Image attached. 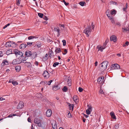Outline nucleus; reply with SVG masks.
Wrapping results in <instances>:
<instances>
[{"label":"nucleus","mask_w":129,"mask_h":129,"mask_svg":"<svg viewBox=\"0 0 129 129\" xmlns=\"http://www.w3.org/2000/svg\"><path fill=\"white\" fill-rule=\"evenodd\" d=\"M34 38H36V37L33 36H31L28 37V39L29 40H30Z\"/></svg>","instance_id":"38"},{"label":"nucleus","mask_w":129,"mask_h":129,"mask_svg":"<svg viewBox=\"0 0 129 129\" xmlns=\"http://www.w3.org/2000/svg\"><path fill=\"white\" fill-rule=\"evenodd\" d=\"M5 46L6 47H9L10 46L12 47V45H11V42H8L6 43Z\"/></svg>","instance_id":"23"},{"label":"nucleus","mask_w":129,"mask_h":129,"mask_svg":"<svg viewBox=\"0 0 129 129\" xmlns=\"http://www.w3.org/2000/svg\"><path fill=\"white\" fill-rule=\"evenodd\" d=\"M71 79H68L67 81L68 84L69 86H71Z\"/></svg>","instance_id":"33"},{"label":"nucleus","mask_w":129,"mask_h":129,"mask_svg":"<svg viewBox=\"0 0 129 129\" xmlns=\"http://www.w3.org/2000/svg\"><path fill=\"white\" fill-rule=\"evenodd\" d=\"M42 43L39 41H38L37 42V44L35 45L37 46L38 48H40L42 46Z\"/></svg>","instance_id":"24"},{"label":"nucleus","mask_w":129,"mask_h":129,"mask_svg":"<svg viewBox=\"0 0 129 129\" xmlns=\"http://www.w3.org/2000/svg\"><path fill=\"white\" fill-rule=\"evenodd\" d=\"M90 28V26H88L86 27L84 30V33L87 35L88 37L89 36L91 31V29Z\"/></svg>","instance_id":"2"},{"label":"nucleus","mask_w":129,"mask_h":129,"mask_svg":"<svg viewBox=\"0 0 129 129\" xmlns=\"http://www.w3.org/2000/svg\"><path fill=\"white\" fill-rule=\"evenodd\" d=\"M107 44L105 43H104L103 45V47H105Z\"/></svg>","instance_id":"63"},{"label":"nucleus","mask_w":129,"mask_h":129,"mask_svg":"<svg viewBox=\"0 0 129 129\" xmlns=\"http://www.w3.org/2000/svg\"><path fill=\"white\" fill-rule=\"evenodd\" d=\"M110 115L111 117L114 119H116V117L113 112H112L110 113Z\"/></svg>","instance_id":"19"},{"label":"nucleus","mask_w":129,"mask_h":129,"mask_svg":"<svg viewBox=\"0 0 129 129\" xmlns=\"http://www.w3.org/2000/svg\"><path fill=\"white\" fill-rule=\"evenodd\" d=\"M43 18L44 19L46 20H47L48 19V18H47V17L45 15L43 16Z\"/></svg>","instance_id":"50"},{"label":"nucleus","mask_w":129,"mask_h":129,"mask_svg":"<svg viewBox=\"0 0 129 129\" xmlns=\"http://www.w3.org/2000/svg\"><path fill=\"white\" fill-rule=\"evenodd\" d=\"M38 16L40 18H43V14L40 13H38Z\"/></svg>","instance_id":"37"},{"label":"nucleus","mask_w":129,"mask_h":129,"mask_svg":"<svg viewBox=\"0 0 129 129\" xmlns=\"http://www.w3.org/2000/svg\"><path fill=\"white\" fill-rule=\"evenodd\" d=\"M87 107H88V109L89 110H90L91 111H92V107L91 106H89V105H87Z\"/></svg>","instance_id":"48"},{"label":"nucleus","mask_w":129,"mask_h":129,"mask_svg":"<svg viewBox=\"0 0 129 129\" xmlns=\"http://www.w3.org/2000/svg\"><path fill=\"white\" fill-rule=\"evenodd\" d=\"M99 93L101 94H104V92L103 90L101 89V88L99 91Z\"/></svg>","instance_id":"40"},{"label":"nucleus","mask_w":129,"mask_h":129,"mask_svg":"<svg viewBox=\"0 0 129 129\" xmlns=\"http://www.w3.org/2000/svg\"><path fill=\"white\" fill-rule=\"evenodd\" d=\"M12 83L14 85L18 84V83L16 81H13L12 82Z\"/></svg>","instance_id":"39"},{"label":"nucleus","mask_w":129,"mask_h":129,"mask_svg":"<svg viewBox=\"0 0 129 129\" xmlns=\"http://www.w3.org/2000/svg\"><path fill=\"white\" fill-rule=\"evenodd\" d=\"M33 42H27V45L28 46H30L32 44Z\"/></svg>","instance_id":"49"},{"label":"nucleus","mask_w":129,"mask_h":129,"mask_svg":"<svg viewBox=\"0 0 129 129\" xmlns=\"http://www.w3.org/2000/svg\"><path fill=\"white\" fill-rule=\"evenodd\" d=\"M34 64L36 66H38L39 64V62L37 61H35V62L34 63Z\"/></svg>","instance_id":"53"},{"label":"nucleus","mask_w":129,"mask_h":129,"mask_svg":"<svg viewBox=\"0 0 129 129\" xmlns=\"http://www.w3.org/2000/svg\"><path fill=\"white\" fill-rule=\"evenodd\" d=\"M26 66H27L28 67L29 66H30L31 64V63L30 62H25V63Z\"/></svg>","instance_id":"41"},{"label":"nucleus","mask_w":129,"mask_h":129,"mask_svg":"<svg viewBox=\"0 0 129 129\" xmlns=\"http://www.w3.org/2000/svg\"><path fill=\"white\" fill-rule=\"evenodd\" d=\"M61 51V50L60 48H56L55 51V52L56 53V54H57V53H59Z\"/></svg>","instance_id":"30"},{"label":"nucleus","mask_w":129,"mask_h":129,"mask_svg":"<svg viewBox=\"0 0 129 129\" xmlns=\"http://www.w3.org/2000/svg\"><path fill=\"white\" fill-rule=\"evenodd\" d=\"M51 111L50 109L48 110L46 113V114L47 117H49L50 116L51 114Z\"/></svg>","instance_id":"16"},{"label":"nucleus","mask_w":129,"mask_h":129,"mask_svg":"<svg viewBox=\"0 0 129 129\" xmlns=\"http://www.w3.org/2000/svg\"><path fill=\"white\" fill-rule=\"evenodd\" d=\"M12 54V50L11 49L7 50L6 52V54L8 55Z\"/></svg>","instance_id":"25"},{"label":"nucleus","mask_w":129,"mask_h":129,"mask_svg":"<svg viewBox=\"0 0 129 129\" xmlns=\"http://www.w3.org/2000/svg\"><path fill=\"white\" fill-rule=\"evenodd\" d=\"M109 12H107L106 13V15L107 16L108 18L110 20H111V22L112 23H115V21L114 20V19L113 18V16H110L111 15L109 14Z\"/></svg>","instance_id":"7"},{"label":"nucleus","mask_w":129,"mask_h":129,"mask_svg":"<svg viewBox=\"0 0 129 129\" xmlns=\"http://www.w3.org/2000/svg\"><path fill=\"white\" fill-rule=\"evenodd\" d=\"M94 64L95 65V66H96L98 64V62L97 61H96L95 63Z\"/></svg>","instance_id":"62"},{"label":"nucleus","mask_w":129,"mask_h":129,"mask_svg":"<svg viewBox=\"0 0 129 129\" xmlns=\"http://www.w3.org/2000/svg\"><path fill=\"white\" fill-rule=\"evenodd\" d=\"M21 0H17V5H19L20 4V1Z\"/></svg>","instance_id":"54"},{"label":"nucleus","mask_w":129,"mask_h":129,"mask_svg":"<svg viewBox=\"0 0 129 129\" xmlns=\"http://www.w3.org/2000/svg\"><path fill=\"white\" fill-rule=\"evenodd\" d=\"M5 99L3 98H2V97L0 98V100L1 101H2L3 100H4Z\"/></svg>","instance_id":"60"},{"label":"nucleus","mask_w":129,"mask_h":129,"mask_svg":"<svg viewBox=\"0 0 129 129\" xmlns=\"http://www.w3.org/2000/svg\"><path fill=\"white\" fill-rule=\"evenodd\" d=\"M35 123L37 124V125L39 127L41 126V120L38 118H36L34 120Z\"/></svg>","instance_id":"4"},{"label":"nucleus","mask_w":129,"mask_h":129,"mask_svg":"<svg viewBox=\"0 0 129 129\" xmlns=\"http://www.w3.org/2000/svg\"><path fill=\"white\" fill-rule=\"evenodd\" d=\"M26 60V57H24V58H23L22 59L21 61L20 62V63H21V62H22L24 63H25V62H24V61H25Z\"/></svg>","instance_id":"43"},{"label":"nucleus","mask_w":129,"mask_h":129,"mask_svg":"<svg viewBox=\"0 0 129 129\" xmlns=\"http://www.w3.org/2000/svg\"><path fill=\"white\" fill-rule=\"evenodd\" d=\"M91 111L89 110L88 109H87L86 110V114L87 115H89L90 114V112Z\"/></svg>","instance_id":"44"},{"label":"nucleus","mask_w":129,"mask_h":129,"mask_svg":"<svg viewBox=\"0 0 129 129\" xmlns=\"http://www.w3.org/2000/svg\"><path fill=\"white\" fill-rule=\"evenodd\" d=\"M37 53H36V52H34L33 53H31V57L34 58H36L37 56Z\"/></svg>","instance_id":"20"},{"label":"nucleus","mask_w":129,"mask_h":129,"mask_svg":"<svg viewBox=\"0 0 129 129\" xmlns=\"http://www.w3.org/2000/svg\"><path fill=\"white\" fill-rule=\"evenodd\" d=\"M97 48L98 49V51H101L102 52L103 51V50L104 49L105 47H103V46L98 47Z\"/></svg>","instance_id":"29"},{"label":"nucleus","mask_w":129,"mask_h":129,"mask_svg":"<svg viewBox=\"0 0 129 129\" xmlns=\"http://www.w3.org/2000/svg\"><path fill=\"white\" fill-rule=\"evenodd\" d=\"M25 55L27 57L31 56V52L29 51H26L25 52Z\"/></svg>","instance_id":"14"},{"label":"nucleus","mask_w":129,"mask_h":129,"mask_svg":"<svg viewBox=\"0 0 129 129\" xmlns=\"http://www.w3.org/2000/svg\"><path fill=\"white\" fill-rule=\"evenodd\" d=\"M129 42L127 41H126L125 43V44L123 45V47H125L126 46H128L129 44Z\"/></svg>","instance_id":"46"},{"label":"nucleus","mask_w":129,"mask_h":129,"mask_svg":"<svg viewBox=\"0 0 129 129\" xmlns=\"http://www.w3.org/2000/svg\"><path fill=\"white\" fill-rule=\"evenodd\" d=\"M51 124L53 129H57V125L55 121H53Z\"/></svg>","instance_id":"11"},{"label":"nucleus","mask_w":129,"mask_h":129,"mask_svg":"<svg viewBox=\"0 0 129 129\" xmlns=\"http://www.w3.org/2000/svg\"><path fill=\"white\" fill-rule=\"evenodd\" d=\"M110 39L111 41H113L114 42H115L117 41L116 37L114 35H113L110 37Z\"/></svg>","instance_id":"13"},{"label":"nucleus","mask_w":129,"mask_h":129,"mask_svg":"<svg viewBox=\"0 0 129 129\" xmlns=\"http://www.w3.org/2000/svg\"><path fill=\"white\" fill-rule=\"evenodd\" d=\"M11 45H12V47H15L16 46V43L14 42H11Z\"/></svg>","instance_id":"35"},{"label":"nucleus","mask_w":129,"mask_h":129,"mask_svg":"<svg viewBox=\"0 0 129 129\" xmlns=\"http://www.w3.org/2000/svg\"><path fill=\"white\" fill-rule=\"evenodd\" d=\"M43 76L45 79L48 78L49 77V73L47 71H45L43 74Z\"/></svg>","instance_id":"9"},{"label":"nucleus","mask_w":129,"mask_h":129,"mask_svg":"<svg viewBox=\"0 0 129 129\" xmlns=\"http://www.w3.org/2000/svg\"><path fill=\"white\" fill-rule=\"evenodd\" d=\"M116 24L117 25L119 26H121V25L120 23L119 22H117L116 23Z\"/></svg>","instance_id":"55"},{"label":"nucleus","mask_w":129,"mask_h":129,"mask_svg":"<svg viewBox=\"0 0 129 129\" xmlns=\"http://www.w3.org/2000/svg\"><path fill=\"white\" fill-rule=\"evenodd\" d=\"M104 77L103 76H101L98 78V82L99 83L101 84H103L104 81H103Z\"/></svg>","instance_id":"8"},{"label":"nucleus","mask_w":129,"mask_h":129,"mask_svg":"<svg viewBox=\"0 0 129 129\" xmlns=\"http://www.w3.org/2000/svg\"><path fill=\"white\" fill-rule=\"evenodd\" d=\"M83 89L82 88H81V87H79V89H78L79 91V92H82L83 91Z\"/></svg>","instance_id":"52"},{"label":"nucleus","mask_w":129,"mask_h":129,"mask_svg":"<svg viewBox=\"0 0 129 129\" xmlns=\"http://www.w3.org/2000/svg\"><path fill=\"white\" fill-rule=\"evenodd\" d=\"M67 104L69 105V108L71 110V108H72V109L73 110V108H74V105L73 104H72V105L71 104H70L69 103H67Z\"/></svg>","instance_id":"27"},{"label":"nucleus","mask_w":129,"mask_h":129,"mask_svg":"<svg viewBox=\"0 0 129 129\" xmlns=\"http://www.w3.org/2000/svg\"><path fill=\"white\" fill-rule=\"evenodd\" d=\"M59 64V62H55L53 64V66L54 67H55L57 65H58V64Z\"/></svg>","instance_id":"42"},{"label":"nucleus","mask_w":129,"mask_h":129,"mask_svg":"<svg viewBox=\"0 0 129 129\" xmlns=\"http://www.w3.org/2000/svg\"><path fill=\"white\" fill-rule=\"evenodd\" d=\"M21 69V67L19 66H17L15 67V69L18 72H19Z\"/></svg>","instance_id":"26"},{"label":"nucleus","mask_w":129,"mask_h":129,"mask_svg":"<svg viewBox=\"0 0 129 129\" xmlns=\"http://www.w3.org/2000/svg\"><path fill=\"white\" fill-rule=\"evenodd\" d=\"M93 24V22H92L91 23V26L92 27V29L93 30L94 29V25Z\"/></svg>","instance_id":"56"},{"label":"nucleus","mask_w":129,"mask_h":129,"mask_svg":"<svg viewBox=\"0 0 129 129\" xmlns=\"http://www.w3.org/2000/svg\"><path fill=\"white\" fill-rule=\"evenodd\" d=\"M54 31L55 32H58L57 36H59L61 32L59 29L58 27H54Z\"/></svg>","instance_id":"12"},{"label":"nucleus","mask_w":129,"mask_h":129,"mask_svg":"<svg viewBox=\"0 0 129 129\" xmlns=\"http://www.w3.org/2000/svg\"><path fill=\"white\" fill-rule=\"evenodd\" d=\"M110 3L111 4L115 5H118L117 3L115 1H111L110 2Z\"/></svg>","instance_id":"32"},{"label":"nucleus","mask_w":129,"mask_h":129,"mask_svg":"<svg viewBox=\"0 0 129 129\" xmlns=\"http://www.w3.org/2000/svg\"><path fill=\"white\" fill-rule=\"evenodd\" d=\"M108 63V62L107 61H103L100 64L99 67V70L102 72L105 70L107 69Z\"/></svg>","instance_id":"1"},{"label":"nucleus","mask_w":129,"mask_h":129,"mask_svg":"<svg viewBox=\"0 0 129 129\" xmlns=\"http://www.w3.org/2000/svg\"><path fill=\"white\" fill-rule=\"evenodd\" d=\"M28 121L29 122H31V120L29 118H28L27 119Z\"/></svg>","instance_id":"59"},{"label":"nucleus","mask_w":129,"mask_h":129,"mask_svg":"<svg viewBox=\"0 0 129 129\" xmlns=\"http://www.w3.org/2000/svg\"><path fill=\"white\" fill-rule=\"evenodd\" d=\"M73 99L74 102L76 103H77L79 101L78 100V97L76 95H74L73 96Z\"/></svg>","instance_id":"15"},{"label":"nucleus","mask_w":129,"mask_h":129,"mask_svg":"<svg viewBox=\"0 0 129 129\" xmlns=\"http://www.w3.org/2000/svg\"><path fill=\"white\" fill-rule=\"evenodd\" d=\"M59 89L58 85L55 86L53 87V89L55 91H56Z\"/></svg>","instance_id":"28"},{"label":"nucleus","mask_w":129,"mask_h":129,"mask_svg":"<svg viewBox=\"0 0 129 129\" xmlns=\"http://www.w3.org/2000/svg\"><path fill=\"white\" fill-rule=\"evenodd\" d=\"M119 126V125L118 124H116L115 125V127L116 129H118Z\"/></svg>","instance_id":"47"},{"label":"nucleus","mask_w":129,"mask_h":129,"mask_svg":"<svg viewBox=\"0 0 129 129\" xmlns=\"http://www.w3.org/2000/svg\"><path fill=\"white\" fill-rule=\"evenodd\" d=\"M79 4L81 6H83L84 5L86 4V3L84 2H81L79 3Z\"/></svg>","instance_id":"36"},{"label":"nucleus","mask_w":129,"mask_h":129,"mask_svg":"<svg viewBox=\"0 0 129 129\" xmlns=\"http://www.w3.org/2000/svg\"><path fill=\"white\" fill-rule=\"evenodd\" d=\"M64 53H62V54L63 55H65L67 53L68 51L66 49H65L64 50Z\"/></svg>","instance_id":"51"},{"label":"nucleus","mask_w":129,"mask_h":129,"mask_svg":"<svg viewBox=\"0 0 129 129\" xmlns=\"http://www.w3.org/2000/svg\"><path fill=\"white\" fill-rule=\"evenodd\" d=\"M49 56L50 57L51 56H53V52L52 50H50L49 52Z\"/></svg>","instance_id":"31"},{"label":"nucleus","mask_w":129,"mask_h":129,"mask_svg":"<svg viewBox=\"0 0 129 129\" xmlns=\"http://www.w3.org/2000/svg\"><path fill=\"white\" fill-rule=\"evenodd\" d=\"M62 42L63 43V46H65L66 45V41L64 40H63L62 41Z\"/></svg>","instance_id":"45"},{"label":"nucleus","mask_w":129,"mask_h":129,"mask_svg":"<svg viewBox=\"0 0 129 129\" xmlns=\"http://www.w3.org/2000/svg\"><path fill=\"white\" fill-rule=\"evenodd\" d=\"M84 117H85L86 118H87L88 116V115L84 114Z\"/></svg>","instance_id":"64"},{"label":"nucleus","mask_w":129,"mask_h":129,"mask_svg":"<svg viewBox=\"0 0 129 129\" xmlns=\"http://www.w3.org/2000/svg\"><path fill=\"white\" fill-rule=\"evenodd\" d=\"M59 25L61 26H60L61 27H63V28H64V25L59 24Z\"/></svg>","instance_id":"61"},{"label":"nucleus","mask_w":129,"mask_h":129,"mask_svg":"<svg viewBox=\"0 0 129 129\" xmlns=\"http://www.w3.org/2000/svg\"><path fill=\"white\" fill-rule=\"evenodd\" d=\"M64 4L66 6H67L68 5H69V4L68 3H67L66 2H64Z\"/></svg>","instance_id":"58"},{"label":"nucleus","mask_w":129,"mask_h":129,"mask_svg":"<svg viewBox=\"0 0 129 129\" xmlns=\"http://www.w3.org/2000/svg\"><path fill=\"white\" fill-rule=\"evenodd\" d=\"M122 29L123 32H125L127 33H129V28L128 27L125 28H122Z\"/></svg>","instance_id":"21"},{"label":"nucleus","mask_w":129,"mask_h":129,"mask_svg":"<svg viewBox=\"0 0 129 129\" xmlns=\"http://www.w3.org/2000/svg\"><path fill=\"white\" fill-rule=\"evenodd\" d=\"M68 88L66 86H64L63 88L62 89V90L64 92H66L68 90Z\"/></svg>","instance_id":"34"},{"label":"nucleus","mask_w":129,"mask_h":129,"mask_svg":"<svg viewBox=\"0 0 129 129\" xmlns=\"http://www.w3.org/2000/svg\"><path fill=\"white\" fill-rule=\"evenodd\" d=\"M23 103L22 101H20L17 106L18 109H21L24 106Z\"/></svg>","instance_id":"10"},{"label":"nucleus","mask_w":129,"mask_h":129,"mask_svg":"<svg viewBox=\"0 0 129 129\" xmlns=\"http://www.w3.org/2000/svg\"><path fill=\"white\" fill-rule=\"evenodd\" d=\"M120 66L117 64H115L111 66V69L112 70L118 69H120Z\"/></svg>","instance_id":"6"},{"label":"nucleus","mask_w":129,"mask_h":129,"mask_svg":"<svg viewBox=\"0 0 129 129\" xmlns=\"http://www.w3.org/2000/svg\"><path fill=\"white\" fill-rule=\"evenodd\" d=\"M3 55V52L2 51H0V57H2Z\"/></svg>","instance_id":"57"},{"label":"nucleus","mask_w":129,"mask_h":129,"mask_svg":"<svg viewBox=\"0 0 129 129\" xmlns=\"http://www.w3.org/2000/svg\"><path fill=\"white\" fill-rule=\"evenodd\" d=\"M8 61L7 60H4L2 63L1 66H3L5 65H8Z\"/></svg>","instance_id":"17"},{"label":"nucleus","mask_w":129,"mask_h":129,"mask_svg":"<svg viewBox=\"0 0 129 129\" xmlns=\"http://www.w3.org/2000/svg\"><path fill=\"white\" fill-rule=\"evenodd\" d=\"M107 12H109V14L110 15V16H112V15L115 14L116 12V11L115 9H113L111 11L108 9L106 12V14Z\"/></svg>","instance_id":"5"},{"label":"nucleus","mask_w":129,"mask_h":129,"mask_svg":"<svg viewBox=\"0 0 129 129\" xmlns=\"http://www.w3.org/2000/svg\"><path fill=\"white\" fill-rule=\"evenodd\" d=\"M20 63L19 62L18 60L16 59L13 60L12 62V64H19Z\"/></svg>","instance_id":"18"},{"label":"nucleus","mask_w":129,"mask_h":129,"mask_svg":"<svg viewBox=\"0 0 129 129\" xmlns=\"http://www.w3.org/2000/svg\"><path fill=\"white\" fill-rule=\"evenodd\" d=\"M26 46V45L25 44H21L19 46V48L21 49H23L25 48Z\"/></svg>","instance_id":"22"},{"label":"nucleus","mask_w":129,"mask_h":129,"mask_svg":"<svg viewBox=\"0 0 129 129\" xmlns=\"http://www.w3.org/2000/svg\"><path fill=\"white\" fill-rule=\"evenodd\" d=\"M14 53L16 56L19 55L21 57H23V54L22 52L17 50H14Z\"/></svg>","instance_id":"3"}]
</instances>
